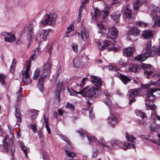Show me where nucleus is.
Wrapping results in <instances>:
<instances>
[{"label": "nucleus", "instance_id": "f257e3e1", "mask_svg": "<svg viewBox=\"0 0 160 160\" xmlns=\"http://www.w3.org/2000/svg\"><path fill=\"white\" fill-rule=\"evenodd\" d=\"M151 41H148L147 42L145 48L146 52L136 56L134 59L137 61H143L148 57H154L160 56V44L158 48L153 47L151 49Z\"/></svg>", "mask_w": 160, "mask_h": 160}, {"label": "nucleus", "instance_id": "f03ea898", "mask_svg": "<svg viewBox=\"0 0 160 160\" xmlns=\"http://www.w3.org/2000/svg\"><path fill=\"white\" fill-rule=\"evenodd\" d=\"M51 68L52 65L50 62V59L49 58L44 67L42 68L41 70V74H42V77H41L38 80L37 87L41 92L43 90L44 80L48 78Z\"/></svg>", "mask_w": 160, "mask_h": 160}, {"label": "nucleus", "instance_id": "7ed1b4c3", "mask_svg": "<svg viewBox=\"0 0 160 160\" xmlns=\"http://www.w3.org/2000/svg\"><path fill=\"white\" fill-rule=\"evenodd\" d=\"M160 89L157 88H148L147 90L146 94L147 100L145 105L146 106L152 110H154L156 109V107L153 102H150L148 100L153 101L156 99V97L153 93L157 91H159Z\"/></svg>", "mask_w": 160, "mask_h": 160}, {"label": "nucleus", "instance_id": "20e7f679", "mask_svg": "<svg viewBox=\"0 0 160 160\" xmlns=\"http://www.w3.org/2000/svg\"><path fill=\"white\" fill-rule=\"evenodd\" d=\"M79 90L80 92L78 93L86 98H91L93 96L96 97L98 95L100 92L99 89L97 88L93 87L89 88L88 86L86 87L82 90L80 88Z\"/></svg>", "mask_w": 160, "mask_h": 160}, {"label": "nucleus", "instance_id": "39448f33", "mask_svg": "<svg viewBox=\"0 0 160 160\" xmlns=\"http://www.w3.org/2000/svg\"><path fill=\"white\" fill-rule=\"evenodd\" d=\"M160 9L155 6H153L151 11V16H153L152 19L154 21V25L153 27H155L156 26L160 27V16L158 14H157L158 13H160Z\"/></svg>", "mask_w": 160, "mask_h": 160}, {"label": "nucleus", "instance_id": "423d86ee", "mask_svg": "<svg viewBox=\"0 0 160 160\" xmlns=\"http://www.w3.org/2000/svg\"><path fill=\"white\" fill-rule=\"evenodd\" d=\"M47 18L46 20L40 22L44 26L48 25H54L56 23L55 20H51V19H55L57 17V15L54 12H51L49 14H46Z\"/></svg>", "mask_w": 160, "mask_h": 160}, {"label": "nucleus", "instance_id": "0eeeda50", "mask_svg": "<svg viewBox=\"0 0 160 160\" xmlns=\"http://www.w3.org/2000/svg\"><path fill=\"white\" fill-rule=\"evenodd\" d=\"M31 66V60H30L27 63V68L25 71L22 73L23 78H22V81L26 84H29L31 83L29 74V72Z\"/></svg>", "mask_w": 160, "mask_h": 160}, {"label": "nucleus", "instance_id": "6e6552de", "mask_svg": "<svg viewBox=\"0 0 160 160\" xmlns=\"http://www.w3.org/2000/svg\"><path fill=\"white\" fill-rule=\"evenodd\" d=\"M142 67L145 70L144 74L147 76L148 78L150 79L156 76L158 77V74L154 73V71L151 65L145 64L142 65Z\"/></svg>", "mask_w": 160, "mask_h": 160}, {"label": "nucleus", "instance_id": "1a4fd4ad", "mask_svg": "<svg viewBox=\"0 0 160 160\" xmlns=\"http://www.w3.org/2000/svg\"><path fill=\"white\" fill-rule=\"evenodd\" d=\"M110 8V7L106 6V8H105L104 11H102L103 14H101V11L98 8H96L94 10V18L95 20H98L99 18L101 16H102L103 18H104L108 16L109 14V11Z\"/></svg>", "mask_w": 160, "mask_h": 160}, {"label": "nucleus", "instance_id": "9d476101", "mask_svg": "<svg viewBox=\"0 0 160 160\" xmlns=\"http://www.w3.org/2000/svg\"><path fill=\"white\" fill-rule=\"evenodd\" d=\"M139 34V31L137 27L132 28L128 32V38L129 40L132 41H135L137 39V37Z\"/></svg>", "mask_w": 160, "mask_h": 160}, {"label": "nucleus", "instance_id": "9b49d317", "mask_svg": "<svg viewBox=\"0 0 160 160\" xmlns=\"http://www.w3.org/2000/svg\"><path fill=\"white\" fill-rule=\"evenodd\" d=\"M34 26L32 24H29L27 27V37L30 43L34 39V33L33 32Z\"/></svg>", "mask_w": 160, "mask_h": 160}, {"label": "nucleus", "instance_id": "f8f14e48", "mask_svg": "<svg viewBox=\"0 0 160 160\" xmlns=\"http://www.w3.org/2000/svg\"><path fill=\"white\" fill-rule=\"evenodd\" d=\"M1 35L4 37V41L6 42H13L16 39L15 35L11 32H3L1 33Z\"/></svg>", "mask_w": 160, "mask_h": 160}, {"label": "nucleus", "instance_id": "ddd939ff", "mask_svg": "<svg viewBox=\"0 0 160 160\" xmlns=\"http://www.w3.org/2000/svg\"><path fill=\"white\" fill-rule=\"evenodd\" d=\"M118 118L113 114H111L110 116L108 118V124L112 127H114L117 123Z\"/></svg>", "mask_w": 160, "mask_h": 160}, {"label": "nucleus", "instance_id": "4468645a", "mask_svg": "<svg viewBox=\"0 0 160 160\" xmlns=\"http://www.w3.org/2000/svg\"><path fill=\"white\" fill-rule=\"evenodd\" d=\"M118 31L115 28H111L107 33L108 38L111 39L116 38L118 36Z\"/></svg>", "mask_w": 160, "mask_h": 160}, {"label": "nucleus", "instance_id": "2eb2a0df", "mask_svg": "<svg viewBox=\"0 0 160 160\" xmlns=\"http://www.w3.org/2000/svg\"><path fill=\"white\" fill-rule=\"evenodd\" d=\"M90 80L96 87H100L102 86V79L98 77L91 76L90 77Z\"/></svg>", "mask_w": 160, "mask_h": 160}, {"label": "nucleus", "instance_id": "dca6fc26", "mask_svg": "<svg viewBox=\"0 0 160 160\" xmlns=\"http://www.w3.org/2000/svg\"><path fill=\"white\" fill-rule=\"evenodd\" d=\"M111 143L112 147L114 148H120L124 150V148H125L124 147V143L118 140H112L111 142Z\"/></svg>", "mask_w": 160, "mask_h": 160}, {"label": "nucleus", "instance_id": "f3484780", "mask_svg": "<svg viewBox=\"0 0 160 160\" xmlns=\"http://www.w3.org/2000/svg\"><path fill=\"white\" fill-rule=\"evenodd\" d=\"M51 29H43L40 32L39 37L40 40H44L47 38L48 34L52 32Z\"/></svg>", "mask_w": 160, "mask_h": 160}, {"label": "nucleus", "instance_id": "a211bd4d", "mask_svg": "<svg viewBox=\"0 0 160 160\" xmlns=\"http://www.w3.org/2000/svg\"><path fill=\"white\" fill-rule=\"evenodd\" d=\"M103 45L101 44L99 42H97V45L99 48L102 50H104L107 47L111 46V42L108 40H104L103 42Z\"/></svg>", "mask_w": 160, "mask_h": 160}, {"label": "nucleus", "instance_id": "6ab92c4d", "mask_svg": "<svg viewBox=\"0 0 160 160\" xmlns=\"http://www.w3.org/2000/svg\"><path fill=\"white\" fill-rule=\"evenodd\" d=\"M135 49L134 48L129 47L123 50V54L126 57H130L132 55Z\"/></svg>", "mask_w": 160, "mask_h": 160}, {"label": "nucleus", "instance_id": "aec40b11", "mask_svg": "<svg viewBox=\"0 0 160 160\" xmlns=\"http://www.w3.org/2000/svg\"><path fill=\"white\" fill-rule=\"evenodd\" d=\"M85 135L88 138L90 145H97L98 144L99 142L97 140V139L94 136H90L87 133Z\"/></svg>", "mask_w": 160, "mask_h": 160}, {"label": "nucleus", "instance_id": "412c9836", "mask_svg": "<svg viewBox=\"0 0 160 160\" xmlns=\"http://www.w3.org/2000/svg\"><path fill=\"white\" fill-rule=\"evenodd\" d=\"M139 89H131L128 90L129 96L130 97H134L139 95L140 94Z\"/></svg>", "mask_w": 160, "mask_h": 160}, {"label": "nucleus", "instance_id": "4be33fe9", "mask_svg": "<svg viewBox=\"0 0 160 160\" xmlns=\"http://www.w3.org/2000/svg\"><path fill=\"white\" fill-rule=\"evenodd\" d=\"M73 64L76 67H81L83 65V62L81 58L77 57L74 58Z\"/></svg>", "mask_w": 160, "mask_h": 160}, {"label": "nucleus", "instance_id": "5701e85b", "mask_svg": "<svg viewBox=\"0 0 160 160\" xmlns=\"http://www.w3.org/2000/svg\"><path fill=\"white\" fill-rule=\"evenodd\" d=\"M155 85L158 86H160V78L156 82L151 81L150 82L147 84L143 85L142 87L144 88H147L150 87L151 85Z\"/></svg>", "mask_w": 160, "mask_h": 160}, {"label": "nucleus", "instance_id": "b1692460", "mask_svg": "<svg viewBox=\"0 0 160 160\" xmlns=\"http://www.w3.org/2000/svg\"><path fill=\"white\" fill-rule=\"evenodd\" d=\"M125 14L127 18L131 20L132 19V13L130 9L128 7H126L124 9Z\"/></svg>", "mask_w": 160, "mask_h": 160}, {"label": "nucleus", "instance_id": "393cba45", "mask_svg": "<svg viewBox=\"0 0 160 160\" xmlns=\"http://www.w3.org/2000/svg\"><path fill=\"white\" fill-rule=\"evenodd\" d=\"M128 70L134 72H138L139 71V67L136 64H131L128 68Z\"/></svg>", "mask_w": 160, "mask_h": 160}, {"label": "nucleus", "instance_id": "a878e982", "mask_svg": "<svg viewBox=\"0 0 160 160\" xmlns=\"http://www.w3.org/2000/svg\"><path fill=\"white\" fill-rule=\"evenodd\" d=\"M9 139L8 137H7L4 138L3 140V145L2 150L6 153H7L8 151V149L7 147L8 145V142H9Z\"/></svg>", "mask_w": 160, "mask_h": 160}, {"label": "nucleus", "instance_id": "bb28decb", "mask_svg": "<svg viewBox=\"0 0 160 160\" xmlns=\"http://www.w3.org/2000/svg\"><path fill=\"white\" fill-rule=\"evenodd\" d=\"M97 25L99 28L100 33L102 35H106L108 31L106 28H105V26L102 24L97 23Z\"/></svg>", "mask_w": 160, "mask_h": 160}, {"label": "nucleus", "instance_id": "cd10ccee", "mask_svg": "<svg viewBox=\"0 0 160 160\" xmlns=\"http://www.w3.org/2000/svg\"><path fill=\"white\" fill-rule=\"evenodd\" d=\"M112 19L115 22H117L119 20L121 14L118 12H113L110 15Z\"/></svg>", "mask_w": 160, "mask_h": 160}, {"label": "nucleus", "instance_id": "c85d7f7f", "mask_svg": "<svg viewBox=\"0 0 160 160\" xmlns=\"http://www.w3.org/2000/svg\"><path fill=\"white\" fill-rule=\"evenodd\" d=\"M15 115L17 119L18 123H20L22 121V116L19 109L16 108Z\"/></svg>", "mask_w": 160, "mask_h": 160}, {"label": "nucleus", "instance_id": "c756f323", "mask_svg": "<svg viewBox=\"0 0 160 160\" xmlns=\"http://www.w3.org/2000/svg\"><path fill=\"white\" fill-rule=\"evenodd\" d=\"M120 78L122 82L125 84H126L131 80V79L126 75L120 74Z\"/></svg>", "mask_w": 160, "mask_h": 160}, {"label": "nucleus", "instance_id": "7c9ffc66", "mask_svg": "<svg viewBox=\"0 0 160 160\" xmlns=\"http://www.w3.org/2000/svg\"><path fill=\"white\" fill-rule=\"evenodd\" d=\"M152 35V32L151 31L146 30L143 32L142 37H143L144 39H147L151 37Z\"/></svg>", "mask_w": 160, "mask_h": 160}, {"label": "nucleus", "instance_id": "2f4dec72", "mask_svg": "<svg viewBox=\"0 0 160 160\" xmlns=\"http://www.w3.org/2000/svg\"><path fill=\"white\" fill-rule=\"evenodd\" d=\"M40 48H37L34 50V53L31 57V59L34 61L36 58V57L38 56L40 53Z\"/></svg>", "mask_w": 160, "mask_h": 160}, {"label": "nucleus", "instance_id": "473e14b6", "mask_svg": "<svg viewBox=\"0 0 160 160\" xmlns=\"http://www.w3.org/2000/svg\"><path fill=\"white\" fill-rule=\"evenodd\" d=\"M78 36L79 37H80L81 39L83 40H84V37L83 35L85 36L86 40L88 41L89 40V35L88 33L84 31V32L83 31L81 32V33L80 34L79 33H78Z\"/></svg>", "mask_w": 160, "mask_h": 160}, {"label": "nucleus", "instance_id": "72a5a7b5", "mask_svg": "<svg viewBox=\"0 0 160 160\" xmlns=\"http://www.w3.org/2000/svg\"><path fill=\"white\" fill-rule=\"evenodd\" d=\"M99 143L100 145L103 146V149L106 150H108L110 149L109 148L108 146L106 143V142L104 141V140L102 138H101L99 141Z\"/></svg>", "mask_w": 160, "mask_h": 160}, {"label": "nucleus", "instance_id": "f704fd0d", "mask_svg": "<svg viewBox=\"0 0 160 160\" xmlns=\"http://www.w3.org/2000/svg\"><path fill=\"white\" fill-rule=\"evenodd\" d=\"M136 113L138 116L140 117L142 119L146 117L145 113L142 112L141 111L137 110L136 111Z\"/></svg>", "mask_w": 160, "mask_h": 160}, {"label": "nucleus", "instance_id": "c9c22d12", "mask_svg": "<svg viewBox=\"0 0 160 160\" xmlns=\"http://www.w3.org/2000/svg\"><path fill=\"white\" fill-rule=\"evenodd\" d=\"M17 61L15 58H13L12 64L11 66L10 72L13 73L14 72V69L16 66Z\"/></svg>", "mask_w": 160, "mask_h": 160}, {"label": "nucleus", "instance_id": "e433bc0d", "mask_svg": "<svg viewBox=\"0 0 160 160\" xmlns=\"http://www.w3.org/2000/svg\"><path fill=\"white\" fill-rule=\"evenodd\" d=\"M142 5L141 2L140 0H137L136 2L133 4V8L136 10H138Z\"/></svg>", "mask_w": 160, "mask_h": 160}, {"label": "nucleus", "instance_id": "4c0bfd02", "mask_svg": "<svg viewBox=\"0 0 160 160\" xmlns=\"http://www.w3.org/2000/svg\"><path fill=\"white\" fill-rule=\"evenodd\" d=\"M39 75H40V76H42V74H41V71L38 69H36L34 72L32 78L34 79H37L39 78Z\"/></svg>", "mask_w": 160, "mask_h": 160}, {"label": "nucleus", "instance_id": "58836bf2", "mask_svg": "<svg viewBox=\"0 0 160 160\" xmlns=\"http://www.w3.org/2000/svg\"><path fill=\"white\" fill-rule=\"evenodd\" d=\"M22 88H20L17 93V100L19 101L22 98Z\"/></svg>", "mask_w": 160, "mask_h": 160}, {"label": "nucleus", "instance_id": "ea45409f", "mask_svg": "<svg viewBox=\"0 0 160 160\" xmlns=\"http://www.w3.org/2000/svg\"><path fill=\"white\" fill-rule=\"evenodd\" d=\"M38 114V112L36 110L31 111L29 112V115L33 119L36 118Z\"/></svg>", "mask_w": 160, "mask_h": 160}, {"label": "nucleus", "instance_id": "a19ab883", "mask_svg": "<svg viewBox=\"0 0 160 160\" xmlns=\"http://www.w3.org/2000/svg\"><path fill=\"white\" fill-rule=\"evenodd\" d=\"M134 147L133 144L130 143H124V147L125 148H124V150H126L128 148H132Z\"/></svg>", "mask_w": 160, "mask_h": 160}, {"label": "nucleus", "instance_id": "79ce46f5", "mask_svg": "<svg viewBox=\"0 0 160 160\" xmlns=\"http://www.w3.org/2000/svg\"><path fill=\"white\" fill-rule=\"evenodd\" d=\"M60 92L59 90H56L54 92L55 98L57 101L59 102L60 100Z\"/></svg>", "mask_w": 160, "mask_h": 160}, {"label": "nucleus", "instance_id": "37998d69", "mask_svg": "<svg viewBox=\"0 0 160 160\" xmlns=\"http://www.w3.org/2000/svg\"><path fill=\"white\" fill-rule=\"evenodd\" d=\"M28 127L32 129L34 133H36L37 131V125L36 124H31L27 125Z\"/></svg>", "mask_w": 160, "mask_h": 160}, {"label": "nucleus", "instance_id": "c03bdc74", "mask_svg": "<svg viewBox=\"0 0 160 160\" xmlns=\"http://www.w3.org/2000/svg\"><path fill=\"white\" fill-rule=\"evenodd\" d=\"M6 78V76L3 74H0V82L2 85H4L5 84V79Z\"/></svg>", "mask_w": 160, "mask_h": 160}, {"label": "nucleus", "instance_id": "a18cd8bd", "mask_svg": "<svg viewBox=\"0 0 160 160\" xmlns=\"http://www.w3.org/2000/svg\"><path fill=\"white\" fill-rule=\"evenodd\" d=\"M104 102L105 103L107 106L109 107L110 109H111L112 102L111 100L109 98H107L105 99Z\"/></svg>", "mask_w": 160, "mask_h": 160}, {"label": "nucleus", "instance_id": "49530a36", "mask_svg": "<svg viewBox=\"0 0 160 160\" xmlns=\"http://www.w3.org/2000/svg\"><path fill=\"white\" fill-rule=\"evenodd\" d=\"M66 155L69 157L73 158L75 157L76 154L73 152H70L67 149L65 150Z\"/></svg>", "mask_w": 160, "mask_h": 160}, {"label": "nucleus", "instance_id": "de8ad7c7", "mask_svg": "<svg viewBox=\"0 0 160 160\" xmlns=\"http://www.w3.org/2000/svg\"><path fill=\"white\" fill-rule=\"evenodd\" d=\"M65 108L71 110V111H72L75 109V107L72 104L67 102L65 105Z\"/></svg>", "mask_w": 160, "mask_h": 160}, {"label": "nucleus", "instance_id": "09e8293b", "mask_svg": "<svg viewBox=\"0 0 160 160\" xmlns=\"http://www.w3.org/2000/svg\"><path fill=\"white\" fill-rule=\"evenodd\" d=\"M44 120L45 123V127L47 129L48 133L49 134H50L51 133V130L48 124V122L47 121L46 119V117L45 115H44Z\"/></svg>", "mask_w": 160, "mask_h": 160}, {"label": "nucleus", "instance_id": "8fccbe9b", "mask_svg": "<svg viewBox=\"0 0 160 160\" xmlns=\"http://www.w3.org/2000/svg\"><path fill=\"white\" fill-rule=\"evenodd\" d=\"M42 154L43 160H49V157L48 153L44 151L42 152Z\"/></svg>", "mask_w": 160, "mask_h": 160}, {"label": "nucleus", "instance_id": "3c124183", "mask_svg": "<svg viewBox=\"0 0 160 160\" xmlns=\"http://www.w3.org/2000/svg\"><path fill=\"white\" fill-rule=\"evenodd\" d=\"M126 137L128 141L133 142V141L135 140L136 139L135 138L132 136L129 135L128 133H127L126 134Z\"/></svg>", "mask_w": 160, "mask_h": 160}, {"label": "nucleus", "instance_id": "603ef678", "mask_svg": "<svg viewBox=\"0 0 160 160\" xmlns=\"http://www.w3.org/2000/svg\"><path fill=\"white\" fill-rule=\"evenodd\" d=\"M60 137L62 140L66 142L69 145H70L71 144L70 142L67 137L65 136L61 135Z\"/></svg>", "mask_w": 160, "mask_h": 160}, {"label": "nucleus", "instance_id": "864d4df0", "mask_svg": "<svg viewBox=\"0 0 160 160\" xmlns=\"http://www.w3.org/2000/svg\"><path fill=\"white\" fill-rule=\"evenodd\" d=\"M68 90L70 93V94L71 96H76L77 95L76 94H78V92H80V91L76 92L73 90H70L68 88Z\"/></svg>", "mask_w": 160, "mask_h": 160}, {"label": "nucleus", "instance_id": "5fc2aeb1", "mask_svg": "<svg viewBox=\"0 0 160 160\" xmlns=\"http://www.w3.org/2000/svg\"><path fill=\"white\" fill-rule=\"evenodd\" d=\"M119 69H118L116 66H110L108 67V70L110 71H111L116 72Z\"/></svg>", "mask_w": 160, "mask_h": 160}, {"label": "nucleus", "instance_id": "6e6d98bb", "mask_svg": "<svg viewBox=\"0 0 160 160\" xmlns=\"http://www.w3.org/2000/svg\"><path fill=\"white\" fill-rule=\"evenodd\" d=\"M136 23L137 25H139L142 27H146L147 26V24L142 21L137 22Z\"/></svg>", "mask_w": 160, "mask_h": 160}, {"label": "nucleus", "instance_id": "4d7b16f0", "mask_svg": "<svg viewBox=\"0 0 160 160\" xmlns=\"http://www.w3.org/2000/svg\"><path fill=\"white\" fill-rule=\"evenodd\" d=\"M72 48L73 51L75 52H77L78 51V46L76 43L72 44Z\"/></svg>", "mask_w": 160, "mask_h": 160}, {"label": "nucleus", "instance_id": "13d9d810", "mask_svg": "<svg viewBox=\"0 0 160 160\" xmlns=\"http://www.w3.org/2000/svg\"><path fill=\"white\" fill-rule=\"evenodd\" d=\"M52 50V47L51 45H48L47 47V51L50 54Z\"/></svg>", "mask_w": 160, "mask_h": 160}, {"label": "nucleus", "instance_id": "bf43d9fd", "mask_svg": "<svg viewBox=\"0 0 160 160\" xmlns=\"http://www.w3.org/2000/svg\"><path fill=\"white\" fill-rule=\"evenodd\" d=\"M77 133H79L80 136L82 138L83 137L84 135L85 134V133L82 131V129H80L77 131Z\"/></svg>", "mask_w": 160, "mask_h": 160}, {"label": "nucleus", "instance_id": "052dcab7", "mask_svg": "<svg viewBox=\"0 0 160 160\" xmlns=\"http://www.w3.org/2000/svg\"><path fill=\"white\" fill-rule=\"evenodd\" d=\"M118 50V48L115 47H108V51H116Z\"/></svg>", "mask_w": 160, "mask_h": 160}, {"label": "nucleus", "instance_id": "680f3d73", "mask_svg": "<svg viewBox=\"0 0 160 160\" xmlns=\"http://www.w3.org/2000/svg\"><path fill=\"white\" fill-rule=\"evenodd\" d=\"M72 30V26H71L68 27L67 30L66 32V33H68L70 32Z\"/></svg>", "mask_w": 160, "mask_h": 160}, {"label": "nucleus", "instance_id": "e2e57ef3", "mask_svg": "<svg viewBox=\"0 0 160 160\" xmlns=\"http://www.w3.org/2000/svg\"><path fill=\"white\" fill-rule=\"evenodd\" d=\"M21 148L22 149V150L23 151V152H24L25 154L26 155V156H27V148H26V147L25 146H24L23 147H22Z\"/></svg>", "mask_w": 160, "mask_h": 160}, {"label": "nucleus", "instance_id": "0e129e2a", "mask_svg": "<svg viewBox=\"0 0 160 160\" xmlns=\"http://www.w3.org/2000/svg\"><path fill=\"white\" fill-rule=\"evenodd\" d=\"M150 130L151 131H155L156 128L155 127L153 126V125H150L149 126Z\"/></svg>", "mask_w": 160, "mask_h": 160}, {"label": "nucleus", "instance_id": "69168bd1", "mask_svg": "<svg viewBox=\"0 0 160 160\" xmlns=\"http://www.w3.org/2000/svg\"><path fill=\"white\" fill-rule=\"evenodd\" d=\"M87 78H83L82 79V84H80V88L81 89V88H82L83 87V84H84V83H85L84 81L85 80H86L87 79Z\"/></svg>", "mask_w": 160, "mask_h": 160}, {"label": "nucleus", "instance_id": "338daca9", "mask_svg": "<svg viewBox=\"0 0 160 160\" xmlns=\"http://www.w3.org/2000/svg\"><path fill=\"white\" fill-rule=\"evenodd\" d=\"M83 5L82 4V5L80 6L79 11V16H80L81 15V12L83 10V9L84 8V7L83 6Z\"/></svg>", "mask_w": 160, "mask_h": 160}, {"label": "nucleus", "instance_id": "774afa93", "mask_svg": "<svg viewBox=\"0 0 160 160\" xmlns=\"http://www.w3.org/2000/svg\"><path fill=\"white\" fill-rule=\"evenodd\" d=\"M89 115L90 118L91 119H92V118H94V114L93 113L92 111V109L91 110H90L89 111Z\"/></svg>", "mask_w": 160, "mask_h": 160}]
</instances>
